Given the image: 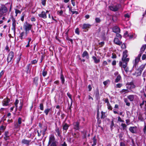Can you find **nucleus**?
I'll return each mask as SVG.
<instances>
[{
	"label": "nucleus",
	"instance_id": "nucleus-1",
	"mask_svg": "<svg viewBox=\"0 0 146 146\" xmlns=\"http://www.w3.org/2000/svg\"><path fill=\"white\" fill-rule=\"evenodd\" d=\"M120 5L119 4H117L115 5H112L109 6L110 9L112 11H117L119 8Z\"/></svg>",
	"mask_w": 146,
	"mask_h": 146
},
{
	"label": "nucleus",
	"instance_id": "nucleus-2",
	"mask_svg": "<svg viewBox=\"0 0 146 146\" xmlns=\"http://www.w3.org/2000/svg\"><path fill=\"white\" fill-rule=\"evenodd\" d=\"M7 11V8L4 5H2L0 7V15H5Z\"/></svg>",
	"mask_w": 146,
	"mask_h": 146
},
{
	"label": "nucleus",
	"instance_id": "nucleus-3",
	"mask_svg": "<svg viewBox=\"0 0 146 146\" xmlns=\"http://www.w3.org/2000/svg\"><path fill=\"white\" fill-rule=\"evenodd\" d=\"M22 119L20 117L18 118L17 120V122L16 123L14 124V126L15 128L18 129L20 127V125L22 123Z\"/></svg>",
	"mask_w": 146,
	"mask_h": 146
},
{
	"label": "nucleus",
	"instance_id": "nucleus-4",
	"mask_svg": "<svg viewBox=\"0 0 146 146\" xmlns=\"http://www.w3.org/2000/svg\"><path fill=\"white\" fill-rule=\"evenodd\" d=\"M32 25L26 23H25L24 26V28L27 32V31H29L31 28Z\"/></svg>",
	"mask_w": 146,
	"mask_h": 146
},
{
	"label": "nucleus",
	"instance_id": "nucleus-5",
	"mask_svg": "<svg viewBox=\"0 0 146 146\" xmlns=\"http://www.w3.org/2000/svg\"><path fill=\"white\" fill-rule=\"evenodd\" d=\"M126 60H122L121 61L119 62V66H120L122 68H125L127 67V63L128 62H127Z\"/></svg>",
	"mask_w": 146,
	"mask_h": 146
},
{
	"label": "nucleus",
	"instance_id": "nucleus-6",
	"mask_svg": "<svg viewBox=\"0 0 146 146\" xmlns=\"http://www.w3.org/2000/svg\"><path fill=\"white\" fill-rule=\"evenodd\" d=\"M127 51H125L123 53V56L122 58V60H125L126 61L129 62V59L128 58H126L127 56Z\"/></svg>",
	"mask_w": 146,
	"mask_h": 146
},
{
	"label": "nucleus",
	"instance_id": "nucleus-7",
	"mask_svg": "<svg viewBox=\"0 0 146 146\" xmlns=\"http://www.w3.org/2000/svg\"><path fill=\"white\" fill-rule=\"evenodd\" d=\"M14 56V53L13 52H11L8 54L7 58V61L8 62L11 61Z\"/></svg>",
	"mask_w": 146,
	"mask_h": 146
},
{
	"label": "nucleus",
	"instance_id": "nucleus-8",
	"mask_svg": "<svg viewBox=\"0 0 146 146\" xmlns=\"http://www.w3.org/2000/svg\"><path fill=\"white\" fill-rule=\"evenodd\" d=\"M91 25L89 24L84 23L81 26L82 28L83 29H87L90 28L91 27Z\"/></svg>",
	"mask_w": 146,
	"mask_h": 146
},
{
	"label": "nucleus",
	"instance_id": "nucleus-9",
	"mask_svg": "<svg viewBox=\"0 0 146 146\" xmlns=\"http://www.w3.org/2000/svg\"><path fill=\"white\" fill-rule=\"evenodd\" d=\"M127 87L130 89L134 88L135 87L132 82L128 83L127 84Z\"/></svg>",
	"mask_w": 146,
	"mask_h": 146
},
{
	"label": "nucleus",
	"instance_id": "nucleus-10",
	"mask_svg": "<svg viewBox=\"0 0 146 146\" xmlns=\"http://www.w3.org/2000/svg\"><path fill=\"white\" fill-rule=\"evenodd\" d=\"M74 129L76 130H78L79 129V123L77 121L74 122L73 123Z\"/></svg>",
	"mask_w": 146,
	"mask_h": 146
},
{
	"label": "nucleus",
	"instance_id": "nucleus-11",
	"mask_svg": "<svg viewBox=\"0 0 146 146\" xmlns=\"http://www.w3.org/2000/svg\"><path fill=\"white\" fill-rule=\"evenodd\" d=\"M10 100L8 98L4 99L2 102V104L3 106H7L8 105V103Z\"/></svg>",
	"mask_w": 146,
	"mask_h": 146
},
{
	"label": "nucleus",
	"instance_id": "nucleus-12",
	"mask_svg": "<svg viewBox=\"0 0 146 146\" xmlns=\"http://www.w3.org/2000/svg\"><path fill=\"white\" fill-rule=\"evenodd\" d=\"M31 141V140H27L25 139H23L22 140L21 142L23 144L29 145L30 144Z\"/></svg>",
	"mask_w": 146,
	"mask_h": 146
},
{
	"label": "nucleus",
	"instance_id": "nucleus-13",
	"mask_svg": "<svg viewBox=\"0 0 146 146\" xmlns=\"http://www.w3.org/2000/svg\"><path fill=\"white\" fill-rule=\"evenodd\" d=\"M145 67V65H142L140 66V67L138 69L137 71L139 72V74H138L139 75L141 74L142 71L144 69Z\"/></svg>",
	"mask_w": 146,
	"mask_h": 146
},
{
	"label": "nucleus",
	"instance_id": "nucleus-14",
	"mask_svg": "<svg viewBox=\"0 0 146 146\" xmlns=\"http://www.w3.org/2000/svg\"><path fill=\"white\" fill-rule=\"evenodd\" d=\"M141 56L139 54L138 56L136 58L135 60V62L133 65V67H136V64L138 62Z\"/></svg>",
	"mask_w": 146,
	"mask_h": 146
},
{
	"label": "nucleus",
	"instance_id": "nucleus-15",
	"mask_svg": "<svg viewBox=\"0 0 146 146\" xmlns=\"http://www.w3.org/2000/svg\"><path fill=\"white\" fill-rule=\"evenodd\" d=\"M114 43L119 45H121L122 44V42L120 41L118 38H115L114 40Z\"/></svg>",
	"mask_w": 146,
	"mask_h": 146
},
{
	"label": "nucleus",
	"instance_id": "nucleus-16",
	"mask_svg": "<svg viewBox=\"0 0 146 146\" xmlns=\"http://www.w3.org/2000/svg\"><path fill=\"white\" fill-rule=\"evenodd\" d=\"M54 140L55 139L54 136L52 135H51L49 138V141L48 143V146L49 144H50L51 143H52V142H54Z\"/></svg>",
	"mask_w": 146,
	"mask_h": 146
},
{
	"label": "nucleus",
	"instance_id": "nucleus-17",
	"mask_svg": "<svg viewBox=\"0 0 146 146\" xmlns=\"http://www.w3.org/2000/svg\"><path fill=\"white\" fill-rule=\"evenodd\" d=\"M113 32L116 33H119L120 32L119 28L117 26L114 27L113 29Z\"/></svg>",
	"mask_w": 146,
	"mask_h": 146
},
{
	"label": "nucleus",
	"instance_id": "nucleus-18",
	"mask_svg": "<svg viewBox=\"0 0 146 146\" xmlns=\"http://www.w3.org/2000/svg\"><path fill=\"white\" fill-rule=\"evenodd\" d=\"M38 16L41 17L42 18L44 19H45L46 18V15L44 11H42L41 13L38 15Z\"/></svg>",
	"mask_w": 146,
	"mask_h": 146
},
{
	"label": "nucleus",
	"instance_id": "nucleus-19",
	"mask_svg": "<svg viewBox=\"0 0 146 146\" xmlns=\"http://www.w3.org/2000/svg\"><path fill=\"white\" fill-rule=\"evenodd\" d=\"M136 127H130L129 128V130L132 133H135L136 132Z\"/></svg>",
	"mask_w": 146,
	"mask_h": 146
},
{
	"label": "nucleus",
	"instance_id": "nucleus-20",
	"mask_svg": "<svg viewBox=\"0 0 146 146\" xmlns=\"http://www.w3.org/2000/svg\"><path fill=\"white\" fill-rule=\"evenodd\" d=\"M146 48V45H144L142 46L141 49L140 53L139 54V55H140L141 56V55L142 54Z\"/></svg>",
	"mask_w": 146,
	"mask_h": 146
},
{
	"label": "nucleus",
	"instance_id": "nucleus-21",
	"mask_svg": "<svg viewBox=\"0 0 146 146\" xmlns=\"http://www.w3.org/2000/svg\"><path fill=\"white\" fill-rule=\"evenodd\" d=\"M82 56L83 57H86V58L88 59L89 58V56L88 53V52L86 51H84L83 53L82 54Z\"/></svg>",
	"mask_w": 146,
	"mask_h": 146
},
{
	"label": "nucleus",
	"instance_id": "nucleus-22",
	"mask_svg": "<svg viewBox=\"0 0 146 146\" xmlns=\"http://www.w3.org/2000/svg\"><path fill=\"white\" fill-rule=\"evenodd\" d=\"M92 58L94 61V62L95 63H98L100 62V60L99 59H98L95 56H93Z\"/></svg>",
	"mask_w": 146,
	"mask_h": 146
},
{
	"label": "nucleus",
	"instance_id": "nucleus-23",
	"mask_svg": "<svg viewBox=\"0 0 146 146\" xmlns=\"http://www.w3.org/2000/svg\"><path fill=\"white\" fill-rule=\"evenodd\" d=\"M9 132L7 131L5 132V136L4 137V139L5 140H7L9 139V136L8 135Z\"/></svg>",
	"mask_w": 146,
	"mask_h": 146
},
{
	"label": "nucleus",
	"instance_id": "nucleus-24",
	"mask_svg": "<svg viewBox=\"0 0 146 146\" xmlns=\"http://www.w3.org/2000/svg\"><path fill=\"white\" fill-rule=\"evenodd\" d=\"M134 98V96L133 95H129L127 96L128 98L131 101H133Z\"/></svg>",
	"mask_w": 146,
	"mask_h": 146
},
{
	"label": "nucleus",
	"instance_id": "nucleus-25",
	"mask_svg": "<svg viewBox=\"0 0 146 146\" xmlns=\"http://www.w3.org/2000/svg\"><path fill=\"white\" fill-rule=\"evenodd\" d=\"M12 26H13V28L14 30H15V27L16 26V23H15V19L13 18H12Z\"/></svg>",
	"mask_w": 146,
	"mask_h": 146
},
{
	"label": "nucleus",
	"instance_id": "nucleus-26",
	"mask_svg": "<svg viewBox=\"0 0 146 146\" xmlns=\"http://www.w3.org/2000/svg\"><path fill=\"white\" fill-rule=\"evenodd\" d=\"M120 92L121 93L125 94L126 93L129 92V91L128 89H123Z\"/></svg>",
	"mask_w": 146,
	"mask_h": 146
},
{
	"label": "nucleus",
	"instance_id": "nucleus-27",
	"mask_svg": "<svg viewBox=\"0 0 146 146\" xmlns=\"http://www.w3.org/2000/svg\"><path fill=\"white\" fill-rule=\"evenodd\" d=\"M69 127L68 125L66 123H65L63 126V129L66 131Z\"/></svg>",
	"mask_w": 146,
	"mask_h": 146
},
{
	"label": "nucleus",
	"instance_id": "nucleus-28",
	"mask_svg": "<svg viewBox=\"0 0 146 146\" xmlns=\"http://www.w3.org/2000/svg\"><path fill=\"white\" fill-rule=\"evenodd\" d=\"M60 79H61L62 83L63 84L64 82V78L63 75L62 74V72H61Z\"/></svg>",
	"mask_w": 146,
	"mask_h": 146
},
{
	"label": "nucleus",
	"instance_id": "nucleus-29",
	"mask_svg": "<svg viewBox=\"0 0 146 146\" xmlns=\"http://www.w3.org/2000/svg\"><path fill=\"white\" fill-rule=\"evenodd\" d=\"M55 131L57 133L58 136H60V132L59 128L58 127H56V129Z\"/></svg>",
	"mask_w": 146,
	"mask_h": 146
},
{
	"label": "nucleus",
	"instance_id": "nucleus-30",
	"mask_svg": "<svg viewBox=\"0 0 146 146\" xmlns=\"http://www.w3.org/2000/svg\"><path fill=\"white\" fill-rule=\"evenodd\" d=\"M93 143L92 144V146H94L96 144V139L95 137H94L93 139Z\"/></svg>",
	"mask_w": 146,
	"mask_h": 146
},
{
	"label": "nucleus",
	"instance_id": "nucleus-31",
	"mask_svg": "<svg viewBox=\"0 0 146 146\" xmlns=\"http://www.w3.org/2000/svg\"><path fill=\"white\" fill-rule=\"evenodd\" d=\"M38 78L37 77H35L34 79V82L35 84L37 85L38 84Z\"/></svg>",
	"mask_w": 146,
	"mask_h": 146
},
{
	"label": "nucleus",
	"instance_id": "nucleus-32",
	"mask_svg": "<svg viewBox=\"0 0 146 146\" xmlns=\"http://www.w3.org/2000/svg\"><path fill=\"white\" fill-rule=\"evenodd\" d=\"M121 77L120 76L118 75L117 76L115 80V82H118L120 80Z\"/></svg>",
	"mask_w": 146,
	"mask_h": 146
},
{
	"label": "nucleus",
	"instance_id": "nucleus-33",
	"mask_svg": "<svg viewBox=\"0 0 146 146\" xmlns=\"http://www.w3.org/2000/svg\"><path fill=\"white\" fill-rule=\"evenodd\" d=\"M121 126L122 127L123 130L126 129L127 126L125 124L122 123L121 124Z\"/></svg>",
	"mask_w": 146,
	"mask_h": 146
},
{
	"label": "nucleus",
	"instance_id": "nucleus-34",
	"mask_svg": "<svg viewBox=\"0 0 146 146\" xmlns=\"http://www.w3.org/2000/svg\"><path fill=\"white\" fill-rule=\"evenodd\" d=\"M23 106V102L22 101H21L20 102V106H19V111H21V110L22 106Z\"/></svg>",
	"mask_w": 146,
	"mask_h": 146
},
{
	"label": "nucleus",
	"instance_id": "nucleus-35",
	"mask_svg": "<svg viewBox=\"0 0 146 146\" xmlns=\"http://www.w3.org/2000/svg\"><path fill=\"white\" fill-rule=\"evenodd\" d=\"M25 34L24 32H22L20 34V36H19V38L21 40L23 38V37Z\"/></svg>",
	"mask_w": 146,
	"mask_h": 146
},
{
	"label": "nucleus",
	"instance_id": "nucleus-36",
	"mask_svg": "<svg viewBox=\"0 0 146 146\" xmlns=\"http://www.w3.org/2000/svg\"><path fill=\"white\" fill-rule=\"evenodd\" d=\"M50 110V109H45L44 111V112L45 113L46 115H47L48 112Z\"/></svg>",
	"mask_w": 146,
	"mask_h": 146
},
{
	"label": "nucleus",
	"instance_id": "nucleus-37",
	"mask_svg": "<svg viewBox=\"0 0 146 146\" xmlns=\"http://www.w3.org/2000/svg\"><path fill=\"white\" fill-rule=\"evenodd\" d=\"M110 81L109 80H107L104 82H103V84L104 85L106 86L109 83Z\"/></svg>",
	"mask_w": 146,
	"mask_h": 146
},
{
	"label": "nucleus",
	"instance_id": "nucleus-38",
	"mask_svg": "<svg viewBox=\"0 0 146 146\" xmlns=\"http://www.w3.org/2000/svg\"><path fill=\"white\" fill-rule=\"evenodd\" d=\"M107 106H108V109L110 110H112V108L110 103L107 104Z\"/></svg>",
	"mask_w": 146,
	"mask_h": 146
},
{
	"label": "nucleus",
	"instance_id": "nucleus-39",
	"mask_svg": "<svg viewBox=\"0 0 146 146\" xmlns=\"http://www.w3.org/2000/svg\"><path fill=\"white\" fill-rule=\"evenodd\" d=\"M40 109L41 110H43L44 109V107L43 104L42 103H41L40 104Z\"/></svg>",
	"mask_w": 146,
	"mask_h": 146
},
{
	"label": "nucleus",
	"instance_id": "nucleus-40",
	"mask_svg": "<svg viewBox=\"0 0 146 146\" xmlns=\"http://www.w3.org/2000/svg\"><path fill=\"white\" fill-rule=\"evenodd\" d=\"M47 74V72L44 71V70L42 72V75L43 76H45Z\"/></svg>",
	"mask_w": 146,
	"mask_h": 146
},
{
	"label": "nucleus",
	"instance_id": "nucleus-41",
	"mask_svg": "<svg viewBox=\"0 0 146 146\" xmlns=\"http://www.w3.org/2000/svg\"><path fill=\"white\" fill-rule=\"evenodd\" d=\"M95 21L97 23H99L101 21V20L99 18L97 17L95 18Z\"/></svg>",
	"mask_w": 146,
	"mask_h": 146
},
{
	"label": "nucleus",
	"instance_id": "nucleus-42",
	"mask_svg": "<svg viewBox=\"0 0 146 146\" xmlns=\"http://www.w3.org/2000/svg\"><path fill=\"white\" fill-rule=\"evenodd\" d=\"M37 62V60H34L31 61V63L32 64H35Z\"/></svg>",
	"mask_w": 146,
	"mask_h": 146
},
{
	"label": "nucleus",
	"instance_id": "nucleus-43",
	"mask_svg": "<svg viewBox=\"0 0 146 146\" xmlns=\"http://www.w3.org/2000/svg\"><path fill=\"white\" fill-rule=\"evenodd\" d=\"M21 11L19 10H18L17 9H15V13L16 14V16H17V14L18 13L21 14Z\"/></svg>",
	"mask_w": 146,
	"mask_h": 146
},
{
	"label": "nucleus",
	"instance_id": "nucleus-44",
	"mask_svg": "<svg viewBox=\"0 0 146 146\" xmlns=\"http://www.w3.org/2000/svg\"><path fill=\"white\" fill-rule=\"evenodd\" d=\"M117 121H120V122H124V120H122L121 119V118L119 116V117H118Z\"/></svg>",
	"mask_w": 146,
	"mask_h": 146
},
{
	"label": "nucleus",
	"instance_id": "nucleus-45",
	"mask_svg": "<svg viewBox=\"0 0 146 146\" xmlns=\"http://www.w3.org/2000/svg\"><path fill=\"white\" fill-rule=\"evenodd\" d=\"M63 11L61 10L60 11H57V13L58 15L61 16L63 14Z\"/></svg>",
	"mask_w": 146,
	"mask_h": 146
},
{
	"label": "nucleus",
	"instance_id": "nucleus-46",
	"mask_svg": "<svg viewBox=\"0 0 146 146\" xmlns=\"http://www.w3.org/2000/svg\"><path fill=\"white\" fill-rule=\"evenodd\" d=\"M19 102V101L18 100H16V101L15 103V106L16 107V108H17L18 106H17V105L18 104Z\"/></svg>",
	"mask_w": 146,
	"mask_h": 146
},
{
	"label": "nucleus",
	"instance_id": "nucleus-47",
	"mask_svg": "<svg viewBox=\"0 0 146 146\" xmlns=\"http://www.w3.org/2000/svg\"><path fill=\"white\" fill-rule=\"evenodd\" d=\"M37 132L38 133V136H40L41 134L42 133V131L41 130H40L39 131L38 130L37 131Z\"/></svg>",
	"mask_w": 146,
	"mask_h": 146
},
{
	"label": "nucleus",
	"instance_id": "nucleus-48",
	"mask_svg": "<svg viewBox=\"0 0 146 146\" xmlns=\"http://www.w3.org/2000/svg\"><path fill=\"white\" fill-rule=\"evenodd\" d=\"M96 96V97H98L99 96V93L98 90H97L95 92Z\"/></svg>",
	"mask_w": 146,
	"mask_h": 146
},
{
	"label": "nucleus",
	"instance_id": "nucleus-49",
	"mask_svg": "<svg viewBox=\"0 0 146 146\" xmlns=\"http://www.w3.org/2000/svg\"><path fill=\"white\" fill-rule=\"evenodd\" d=\"M122 84H118L116 85V87L117 88H120L122 86Z\"/></svg>",
	"mask_w": 146,
	"mask_h": 146
},
{
	"label": "nucleus",
	"instance_id": "nucleus-50",
	"mask_svg": "<svg viewBox=\"0 0 146 146\" xmlns=\"http://www.w3.org/2000/svg\"><path fill=\"white\" fill-rule=\"evenodd\" d=\"M75 32L78 35H79V31L78 28H77L76 29Z\"/></svg>",
	"mask_w": 146,
	"mask_h": 146
},
{
	"label": "nucleus",
	"instance_id": "nucleus-51",
	"mask_svg": "<svg viewBox=\"0 0 146 146\" xmlns=\"http://www.w3.org/2000/svg\"><path fill=\"white\" fill-rule=\"evenodd\" d=\"M124 36L125 37H127L128 36H129V35L128 34V32L126 31L124 33Z\"/></svg>",
	"mask_w": 146,
	"mask_h": 146
},
{
	"label": "nucleus",
	"instance_id": "nucleus-52",
	"mask_svg": "<svg viewBox=\"0 0 146 146\" xmlns=\"http://www.w3.org/2000/svg\"><path fill=\"white\" fill-rule=\"evenodd\" d=\"M67 96L69 98L71 99V101H72V96L70 94V93H68L67 94Z\"/></svg>",
	"mask_w": 146,
	"mask_h": 146
},
{
	"label": "nucleus",
	"instance_id": "nucleus-53",
	"mask_svg": "<svg viewBox=\"0 0 146 146\" xmlns=\"http://www.w3.org/2000/svg\"><path fill=\"white\" fill-rule=\"evenodd\" d=\"M118 33H117V34H116L117 37H118V38H121V37H122L121 35Z\"/></svg>",
	"mask_w": 146,
	"mask_h": 146
},
{
	"label": "nucleus",
	"instance_id": "nucleus-54",
	"mask_svg": "<svg viewBox=\"0 0 146 146\" xmlns=\"http://www.w3.org/2000/svg\"><path fill=\"white\" fill-rule=\"evenodd\" d=\"M145 102L146 103V101H143L142 103H141L140 104V106L141 107L142 106H143L144 104V103Z\"/></svg>",
	"mask_w": 146,
	"mask_h": 146
},
{
	"label": "nucleus",
	"instance_id": "nucleus-55",
	"mask_svg": "<svg viewBox=\"0 0 146 146\" xmlns=\"http://www.w3.org/2000/svg\"><path fill=\"white\" fill-rule=\"evenodd\" d=\"M42 4L44 5H45L46 4V0H42Z\"/></svg>",
	"mask_w": 146,
	"mask_h": 146
},
{
	"label": "nucleus",
	"instance_id": "nucleus-56",
	"mask_svg": "<svg viewBox=\"0 0 146 146\" xmlns=\"http://www.w3.org/2000/svg\"><path fill=\"white\" fill-rule=\"evenodd\" d=\"M99 44L100 46H103L104 44V42H102L99 43Z\"/></svg>",
	"mask_w": 146,
	"mask_h": 146
},
{
	"label": "nucleus",
	"instance_id": "nucleus-57",
	"mask_svg": "<svg viewBox=\"0 0 146 146\" xmlns=\"http://www.w3.org/2000/svg\"><path fill=\"white\" fill-rule=\"evenodd\" d=\"M121 47L122 48H126V46L125 44H121Z\"/></svg>",
	"mask_w": 146,
	"mask_h": 146
},
{
	"label": "nucleus",
	"instance_id": "nucleus-58",
	"mask_svg": "<svg viewBox=\"0 0 146 146\" xmlns=\"http://www.w3.org/2000/svg\"><path fill=\"white\" fill-rule=\"evenodd\" d=\"M5 129V127L3 125H1L0 127V130H3Z\"/></svg>",
	"mask_w": 146,
	"mask_h": 146
},
{
	"label": "nucleus",
	"instance_id": "nucleus-59",
	"mask_svg": "<svg viewBox=\"0 0 146 146\" xmlns=\"http://www.w3.org/2000/svg\"><path fill=\"white\" fill-rule=\"evenodd\" d=\"M71 12L72 13V14H74L75 13H76V14H78V12L76 11H72V10H71Z\"/></svg>",
	"mask_w": 146,
	"mask_h": 146
},
{
	"label": "nucleus",
	"instance_id": "nucleus-60",
	"mask_svg": "<svg viewBox=\"0 0 146 146\" xmlns=\"http://www.w3.org/2000/svg\"><path fill=\"white\" fill-rule=\"evenodd\" d=\"M51 143L50 146H56L55 142H52Z\"/></svg>",
	"mask_w": 146,
	"mask_h": 146
},
{
	"label": "nucleus",
	"instance_id": "nucleus-61",
	"mask_svg": "<svg viewBox=\"0 0 146 146\" xmlns=\"http://www.w3.org/2000/svg\"><path fill=\"white\" fill-rule=\"evenodd\" d=\"M88 88L89 89V91H90L92 89V87L91 86V85H89L88 86Z\"/></svg>",
	"mask_w": 146,
	"mask_h": 146
},
{
	"label": "nucleus",
	"instance_id": "nucleus-62",
	"mask_svg": "<svg viewBox=\"0 0 146 146\" xmlns=\"http://www.w3.org/2000/svg\"><path fill=\"white\" fill-rule=\"evenodd\" d=\"M126 123L127 124V125H129V124L130 122V121L129 119H127L126 120Z\"/></svg>",
	"mask_w": 146,
	"mask_h": 146
},
{
	"label": "nucleus",
	"instance_id": "nucleus-63",
	"mask_svg": "<svg viewBox=\"0 0 146 146\" xmlns=\"http://www.w3.org/2000/svg\"><path fill=\"white\" fill-rule=\"evenodd\" d=\"M103 64L105 66V65H107L108 63H107V62L106 61H104L103 62Z\"/></svg>",
	"mask_w": 146,
	"mask_h": 146
},
{
	"label": "nucleus",
	"instance_id": "nucleus-64",
	"mask_svg": "<svg viewBox=\"0 0 146 146\" xmlns=\"http://www.w3.org/2000/svg\"><path fill=\"white\" fill-rule=\"evenodd\" d=\"M143 131L145 133L146 131V125H145L143 129Z\"/></svg>",
	"mask_w": 146,
	"mask_h": 146
}]
</instances>
